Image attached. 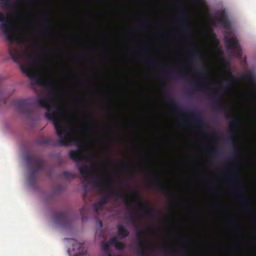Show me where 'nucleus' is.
Here are the masks:
<instances>
[{"mask_svg": "<svg viewBox=\"0 0 256 256\" xmlns=\"http://www.w3.org/2000/svg\"><path fill=\"white\" fill-rule=\"evenodd\" d=\"M54 98L44 97L38 98L34 101L28 99H16L12 104L17 110L24 114L28 118H32L34 106H36L46 110V118L52 122L57 135L58 140L48 138L41 137L38 140V143L41 145H50L54 146H68L74 145L78 149L69 152L70 158L78 162L83 158L82 150L87 148V146L83 143V140L78 136V129L71 124L70 120H67L68 126H64V121L58 118V114L64 112V108L59 106H52L50 104Z\"/></svg>", "mask_w": 256, "mask_h": 256, "instance_id": "nucleus-1", "label": "nucleus"}, {"mask_svg": "<svg viewBox=\"0 0 256 256\" xmlns=\"http://www.w3.org/2000/svg\"><path fill=\"white\" fill-rule=\"evenodd\" d=\"M24 41L22 44H16L14 46L9 43L8 52L12 60L16 63L20 64L22 72L30 78L32 85L44 86L50 88L46 97L54 98L57 94L55 86L50 80L45 82L38 76L28 64H22L26 60L34 62L36 60V55L31 53L26 45V40L24 37Z\"/></svg>", "mask_w": 256, "mask_h": 256, "instance_id": "nucleus-2", "label": "nucleus"}, {"mask_svg": "<svg viewBox=\"0 0 256 256\" xmlns=\"http://www.w3.org/2000/svg\"><path fill=\"white\" fill-rule=\"evenodd\" d=\"M0 22H2L0 28L2 30L8 43L19 44L24 43V39L23 34H19L14 28L13 24L8 20L2 12H0Z\"/></svg>", "mask_w": 256, "mask_h": 256, "instance_id": "nucleus-3", "label": "nucleus"}, {"mask_svg": "<svg viewBox=\"0 0 256 256\" xmlns=\"http://www.w3.org/2000/svg\"><path fill=\"white\" fill-rule=\"evenodd\" d=\"M228 36L224 37V42L227 49L233 50L234 54L238 58L242 57V48L237 38L232 36V32L228 30L226 32Z\"/></svg>", "mask_w": 256, "mask_h": 256, "instance_id": "nucleus-4", "label": "nucleus"}, {"mask_svg": "<svg viewBox=\"0 0 256 256\" xmlns=\"http://www.w3.org/2000/svg\"><path fill=\"white\" fill-rule=\"evenodd\" d=\"M110 198L115 199L120 198L122 200L128 208L132 206V203L128 200L127 196L124 194L120 193L118 189L114 188H109L108 190V192L102 196L100 200V201L105 204Z\"/></svg>", "mask_w": 256, "mask_h": 256, "instance_id": "nucleus-5", "label": "nucleus"}, {"mask_svg": "<svg viewBox=\"0 0 256 256\" xmlns=\"http://www.w3.org/2000/svg\"><path fill=\"white\" fill-rule=\"evenodd\" d=\"M132 200L140 206V212L143 216L148 218H152L154 216L152 212L155 210L150 207L148 202H143L137 190H134L132 192Z\"/></svg>", "mask_w": 256, "mask_h": 256, "instance_id": "nucleus-6", "label": "nucleus"}, {"mask_svg": "<svg viewBox=\"0 0 256 256\" xmlns=\"http://www.w3.org/2000/svg\"><path fill=\"white\" fill-rule=\"evenodd\" d=\"M53 218L56 223L64 228L70 226L68 213L67 211H60L53 214Z\"/></svg>", "mask_w": 256, "mask_h": 256, "instance_id": "nucleus-7", "label": "nucleus"}, {"mask_svg": "<svg viewBox=\"0 0 256 256\" xmlns=\"http://www.w3.org/2000/svg\"><path fill=\"white\" fill-rule=\"evenodd\" d=\"M72 248L68 249V252L70 256H87L86 252L87 249L82 244L78 243L75 240L72 242Z\"/></svg>", "mask_w": 256, "mask_h": 256, "instance_id": "nucleus-8", "label": "nucleus"}, {"mask_svg": "<svg viewBox=\"0 0 256 256\" xmlns=\"http://www.w3.org/2000/svg\"><path fill=\"white\" fill-rule=\"evenodd\" d=\"M240 154V150L234 145V149L232 152V156L230 158H228V160L231 161V165L232 166V168L234 169V172L232 174H230L228 172H226L224 173V174L225 176L232 178L234 177L236 175V174L237 170L238 167L236 164V162H238V158L239 155Z\"/></svg>", "mask_w": 256, "mask_h": 256, "instance_id": "nucleus-9", "label": "nucleus"}, {"mask_svg": "<svg viewBox=\"0 0 256 256\" xmlns=\"http://www.w3.org/2000/svg\"><path fill=\"white\" fill-rule=\"evenodd\" d=\"M189 18L188 17L186 12L183 11L182 14L178 18V22L183 29L182 33L186 37L189 38L191 36V31L189 26Z\"/></svg>", "mask_w": 256, "mask_h": 256, "instance_id": "nucleus-10", "label": "nucleus"}, {"mask_svg": "<svg viewBox=\"0 0 256 256\" xmlns=\"http://www.w3.org/2000/svg\"><path fill=\"white\" fill-rule=\"evenodd\" d=\"M25 160L29 165H32L34 167V169L36 172L44 169L42 164L43 160L42 158H38L36 156L27 154L25 156Z\"/></svg>", "mask_w": 256, "mask_h": 256, "instance_id": "nucleus-11", "label": "nucleus"}, {"mask_svg": "<svg viewBox=\"0 0 256 256\" xmlns=\"http://www.w3.org/2000/svg\"><path fill=\"white\" fill-rule=\"evenodd\" d=\"M232 182L234 185L238 187L240 190L245 194L246 192L242 185V180L240 178H234ZM240 202L248 208L250 209L252 208L250 206V200L245 195L240 198Z\"/></svg>", "mask_w": 256, "mask_h": 256, "instance_id": "nucleus-12", "label": "nucleus"}, {"mask_svg": "<svg viewBox=\"0 0 256 256\" xmlns=\"http://www.w3.org/2000/svg\"><path fill=\"white\" fill-rule=\"evenodd\" d=\"M188 114L192 116V120L198 126L202 127L206 125V121L200 116V112L196 109L186 110Z\"/></svg>", "mask_w": 256, "mask_h": 256, "instance_id": "nucleus-13", "label": "nucleus"}, {"mask_svg": "<svg viewBox=\"0 0 256 256\" xmlns=\"http://www.w3.org/2000/svg\"><path fill=\"white\" fill-rule=\"evenodd\" d=\"M153 186L163 194L169 193L172 195L170 188L165 184L157 174H154Z\"/></svg>", "mask_w": 256, "mask_h": 256, "instance_id": "nucleus-14", "label": "nucleus"}, {"mask_svg": "<svg viewBox=\"0 0 256 256\" xmlns=\"http://www.w3.org/2000/svg\"><path fill=\"white\" fill-rule=\"evenodd\" d=\"M210 94L212 96V98L210 100L214 104V109L218 112L223 110V108L220 104L221 98L220 94L214 90H212Z\"/></svg>", "mask_w": 256, "mask_h": 256, "instance_id": "nucleus-15", "label": "nucleus"}, {"mask_svg": "<svg viewBox=\"0 0 256 256\" xmlns=\"http://www.w3.org/2000/svg\"><path fill=\"white\" fill-rule=\"evenodd\" d=\"M146 242V239L142 238L140 236H138L136 254L138 256H146L145 250L147 248Z\"/></svg>", "mask_w": 256, "mask_h": 256, "instance_id": "nucleus-16", "label": "nucleus"}, {"mask_svg": "<svg viewBox=\"0 0 256 256\" xmlns=\"http://www.w3.org/2000/svg\"><path fill=\"white\" fill-rule=\"evenodd\" d=\"M164 94L166 99L168 100L170 104L172 106V108L174 110L178 112L183 110L182 107L176 102L174 98L172 96V94H170V92L167 91H165Z\"/></svg>", "mask_w": 256, "mask_h": 256, "instance_id": "nucleus-17", "label": "nucleus"}, {"mask_svg": "<svg viewBox=\"0 0 256 256\" xmlns=\"http://www.w3.org/2000/svg\"><path fill=\"white\" fill-rule=\"evenodd\" d=\"M117 231L118 236L121 239L126 238L130 234L129 231L123 225L120 224L117 226Z\"/></svg>", "mask_w": 256, "mask_h": 256, "instance_id": "nucleus-18", "label": "nucleus"}, {"mask_svg": "<svg viewBox=\"0 0 256 256\" xmlns=\"http://www.w3.org/2000/svg\"><path fill=\"white\" fill-rule=\"evenodd\" d=\"M227 118H232V120L230 122L228 126L230 130H235L240 126V120L235 116L230 114L227 116Z\"/></svg>", "mask_w": 256, "mask_h": 256, "instance_id": "nucleus-19", "label": "nucleus"}, {"mask_svg": "<svg viewBox=\"0 0 256 256\" xmlns=\"http://www.w3.org/2000/svg\"><path fill=\"white\" fill-rule=\"evenodd\" d=\"M230 74V79L226 81L224 84L221 86L222 88H228L232 86L233 84L238 82H239V80L238 78L234 75L232 74L230 71L229 72Z\"/></svg>", "mask_w": 256, "mask_h": 256, "instance_id": "nucleus-20", "label": "nucleus"}, {"mask_svg": "<svg viewBox=\"0 0 256 256\" xmlns=\"http://www.w3.org/2000/svg\"><path fill=\"white\" fill-rule=\"evenodd\" d=\"M79 172L82 176L86 180L89 178V168L86 166L81 165L78 166Z\"/></svg>", "mask_w": 256, "mask_h": 256, "instance_id": "nucleus-21", "label": "nucleus"}, {"mask_svg": "<svg viewBox=\"0 0 256 256\" xmlns=\"http://www.w3.org/2000/svg\"><path fill=\"white\" fill-rule=\"evenodd\" d=\"M217 20L219 22H220L222 24V26L225 29H226L228 30H229L230 29V22L227 17L218 16L217 17Z\"/></svg>", "mask_w": 256, "mask_h": 256, "instance_id": "nucleus-22", "label": "nucleus"}, {"mask_svg": "<svg viewBox=\"0 0 256 256\" xmlns=\"http://www.w3.org/2000/svg\"><path fill=\"white\" fill-rule=\"evenodd\" d=\"M110 244L114 245L116 250H122L125 248V244L123 242H118L116 238H112L109 240Z\"/></svg>", "mask_w": 256, "mask_h": 256, "instance_id": "nucleus-23", "label": "nucleus"}, {"mask_svg": "<svg viewBox=\"0 0 256 256\" xmlns=\"http://www.w3.org/2000/svg\"><path fill=\"white\" fill-rule=\"evenodd\" d=\"M198 50L195 48V47L192 46L188 55V60L190 62H193L198 58Z\"/></svg>", "mask_w": 256, "mask_h": 256, "instance_id": "nucleus-24", "label": "nucleus"}, {"mask_svg": "<svg viewBox=\"0 0 256 256\" xmlns=\"http://www.w3.org/2000/svg\"><path fill=\"white\" fill-rule=\"evenodd\" d=\"M37 172L31 170L28 178V182L30 186H33L34 184Z\"/></svg>", "mask_w": 256, "mask_h": 256, "instance_id": "nucleus-25", "label": "nucleus"}, {"mask_svg": "<svg viewBox=\"0 0 256 256\" xmlns=\"http://www.w3.org/2000/svg\"><path fill=\"white\" fill-rule=\"evenodd\" d=\"M106 180V178L105 177H102L98 180H94L92 182L94 186L97 188H102L106 186V184H104V182Z\"/></svg>", "mask_w": 256, "mask_h": 256, "instance_id": "nucleus-26", "label": "nucleus"}, {"mask_svg": "<svg viewBox=\"0 0 256 256\" xmlns=\"http://www.w3.org/2000/svg\"><path fill=\"white\" fill-rule=\"evenodd\" d=\"M12 93L6 94L5 93L2 92V88L0 86V106L6 104V99L8 98Z\"/></svg>", "mask_w": 256, "mask_h": 256, "instance_id": "nucleus-27", "label": "nucleus"}, {"mask_svg": "<svg viewBox=\"0 0 256 256\" xmlns=\"http://www.w3.org/2000/svg\"><path fill=\"white\" fill-rule=\"evenodd\" d=\"M202 82H197L192 84L190 86L192 89L194 91L202 90H204V86Z\"/></svg>", "mask_w": 256, "mask_h": 256, "instance_id": "nucleus-28", "label": "nucleus"}, {"mask_svg": "<svg viewBox=\"0 0 256 256\" xmlns=\"http://www.w3.org/2000/svg\"><path fill=\"white\" fill-rule=\"evenodd\" d=\"M200 76L202 79L208 80H210V76L205 68H203L200 70L197 71Z\"/></svg>", "mask_w": 256, "mask_h": 256, "instance_id": "nucleus-29", "label": "nucleus"}, {"mask_svg": "<svg viewBox=\"0 0 256 256\" xmlns=\"http://www.w3.org/2000/svg\"><path fill=\"white\" fill-rule=\"evenodd\" d=\"M104 204L99 200L97 202L94 204V210L97 214H98V210H102L104 208Z\"/></svg>", "mask_w": 256, "mask_h": 256, "instance_id": "nucleus-30", "label": "nucleus"}, {"mask_svg": "<svg viewBox=\"0 0 256 256\" xmlns=\"http://www.w3.org/2000/svg\"><path fill=\"white\" fill-rule=\"evenodd\" d=\"M80 214L82 216V221L84 222L86 220L88 219V218L86 216V214H87V210L84 206L81 208L80 210Z\"/></svg>", "mask_w": 256, "mask_h": 256, "instance_id": "nucleus-31", "label": "nucleus"}, {"mask_svg": "<svg viewBox=\"0 0 256 256\" xmlns=\"http://www.w3.org/2000/svg\"><path fill=\"white\" fill-rule=\"evenodd\" d=\"M61 176L62 177L67 178L68 180L72 179L75 177L74 174L68 171H64L62 172Z\"/></svg>", "mask_w": 256, "mask_h": 256, "instance_id": "nucleus-32", "label": "nucleus"}, {"mask_svg": "<svg viewBox=\"0 0 256 256\" xmlns=\"http://www.w3.org/2000/svg\"><path fill=\"white\" fill-rule=\"evenodd\" d=\"M245 78L251 80H253L254 79V75L253 72H248L245 75Z\"/></svg>", "mask_w": 256, "mask_h": 256, "instance_id": "nucleus-33", "label": "nucleus"}, {"mask_svg": "<svg viewBox=\"0 0 256 256\" xmlns=\"http://www.w3.org/2000/svg\"><path fill=\"white\" fill-rule=\"evenodd\" d=\"M145 63L148 66H152L156 64V61L152 59L146 60Z\"/></svg>", "mask_w": 256, "mask_h": 256, "instance_id": "nucleus-34", "label": "nucleus"}, {"mask_svg": "<svg viewBox=\"0 0 256 256\" xmlns=\"http://www.w3.org/2000/svg\"><path fill=\"white\" fill-rule=\"evenodd\" d=\"M121 168L122 170L124 172H130V174H132L131 172H130V170L128 168V165L127 164H123L121 166Z\"/></svg>", "mask_w": 256, "mask_h": 256, "instance_id": "nucleus-35", "label": "nucleus"}, {"mask_svg": "<svg viewBox=\"0 0 256 256\" xmlns=\"http://www.w3.org/2000/svg\"><path fill=\"white\" fill-rule=\"evenodd\" d=\"M81 100L80 102V106L85 105L87 103V98L83 96H80Z\"/></svg>", "mask_w": 256, "mask_h": 256, "instance_id": "nucleus-36", "label": "nucleus"}, {"mask_svg": "<svg viewBox=\"0 0 256 256\" xmlns=\"http://www.w3.org/2000/svg\"><path fill=\"white\" fill-rule=\"evenodd\" d=\"M166 252L168 254H172L174 251V248L171 246L166 247L164 248Z\"/></svg>", "mask_w": 256, "mask_h": 256, "instance_id": "nucleus-37", "label": "nucleus"}, {"mask_svg": "<svg viewBox=\"0 0 256 256\" xmlns=\"http://www.w3.org/2000/svg\"><path fill=\"white\" fill-rule=\"evenodd\" d=\"M226 142H230L232 144L234 145L236 144V140L234 137H230L225 140Z\"/></svg>", "mask_w": 256, "mask_h": 256, "instance_id": "nucleus-38", "label": "nucleus"}, {"mask_svg": "<svg viewBox=\"0 0 256 256\" xmlns=\"http://www.w3.org/2000/svg\"><path fill=\"white\" fill-rule=\"evenodd\" d=\"M211 150L212 152V154L214 156H217L218 154V148L216 147H212L211 148Z\"/></svg>", "mask_w": 256, "mask_h": 256, "instance_id": "nucleus-39", "label": "nucleus"}, {"mask_svg": "<svg viewBox=\"0 0 256 256\" xmlns=\"http://www.w3.org/2000/svg\"><path fill=\"white\" fill-rule=\"evenodd\" d=\"M111 244H110V242H108V243L104 244L102 245V248L105 251H108L110 246V245Z\"/></svg>", "mask_w": 256, "mask_h": 256, "instance_id": "nucleus-40", "label": "nucleus"}, {"mask_svg": "<svg viewBox=\"0 0 256 256\" xmlns=\"http://www.w3.org/2000/svg\"><path fill=\"white\" fill-rule=\"evenodd\" d=\"M176 76H178L177 78H184L186 76V73H184L183 72H180L176 74Z\"/></svg>", "mask_w": 256, "mask_h": 256, "instance_id": "nucleus-41", "label": "nucleus"}, {"mask_svg": "<svg viewBox=\"0 0 256 256\" xmlns=\"http://www.w3.org/2000/svg\"><path fill=\"white\" fill-rule=\"evenodd\" d=\"M62 74L66 76H70L72 74V73L68 72H62Z\"/></svg>", "mask_w": 256, "mask_h": 256, "instance_id": "nucleus-42", "label": "nucleus"}, {"mask_svg": "<svg viewBox=\"0 0 256 256\" xmlns=\"http://www.w3.org/2000/svg\"><path fill=\"white\" fill-rule=\"evenodd\" d=\"M130 219L133 220L135 218V214L134 213L130 212Z\"/></svg>", "mask_w": 256, "mask_h": 256, "instance_id": "nucleus-43", "label": "nucleus"}, {"mask_svg": "<svg viewBox=\"0 0 256 256\" xmlns=\"http://www.w3.org/2000/svg\"><path fill=\"white\" fill-rule=\"evenodd\" d=\"M220 140V137H219L218 135L216 133H215L214 140L215 141H218V140Z\"/></svg>", "mask_w": 256, "mask_h": 256, "instance_id": "nucleus-44", "label": "nucleus"}, {"mask_svg": "<svg viewBox=\"0 0 256 256\" xmlns=\"http://www.w3.org/2000/svg\"><path fill=\"white\" fill-rule=\"evenodd\" d=\"M98 222L99 224L100 227V228H102L103 226L102 222L100 220H98Z\"/></svg>", "mask_w": 256, "mask_h": 256, "instance_id": "nucleus-45", "label": "nucleus"}, {"mask_svg": "<svg viewBox=\"0 0 256 256\" xmlns=\"http://www.w3.org/2000/svg\"><path fill=\"white\" fill-rule=\"evenodd\" d=\"M149 230H150V229H149V228H146V230H144L142 231V234H145V233H146V232H149Z\"/></svg>", "mask_w": 256, "mask_h": 256, "instance_id": "nucleus-46", "label": "nucleus"}, {"mask_svg": "<svg viewBox=\"0 0 256 256\" xmlns=\"http://www.w3.org/2000/svg\"><path fill=\"white\" fill-rule=\"evenodd\" d=\"M86 114H88V115L90 116V117H92V114H90V112H86Z\"/></svg>", "mask_w": 256, "mask_h": 256, "instance_id": "nucleus-47", "label": "nucleus"}, {"mask_svg": "<svg viewBox=\"0 0 256 256\" xmlns=\"http://www.w3.org/2000/svg\"><path fill=\"white\" fill-rule=\"evenodd\" d=\"M99 142H102V143L104 142V140L102 138H100V139L99 140Z\"/></svg>", "mask_w": 256, "mask_h": 256, "instance_id": "nucleus-48", "label": "nucleus"}, {"mask_svg": "<svg viewBox=\"0 0 256 256\" xmlns=\"http://www.w3.org/2000/svg\"><path fill=\"white\" fill-rule=\"evenodd\" d=\"M104 256H112L108 252H107Z\"/></svg>", "mask_w": 256, "mask_h": 256, "instance_id": "nucleus-49", "label": "nucleus"}, {"mask_svg": "<svg viewBox=\"0 0 256 256\" xmlns=\"http://www.w3.org/2000/svg\"><path fill=\"white\" fill-rule=\"evenodd\" d=\"M52 30H45V31H44V32H51Z\"/></svg>", "mask_w": 256, "mask_h": 256, "instance_id": "nucleus-50", "label": "nucleus"}, {"mask_svg": "<svg viewBox=\"0 0 256 256\" xmlns=\"http://www.w3.org/2000/svg\"><path fill=\"white\" fill-rule=\"evenodd\" d=\"M252 234L256 238V232H253Z\"/></svg>", "mask_w": 256, "mask_h": 256, "instance_id": "nucleus-51", "label": "nucleus"}, {"mask_svg": "<svg viewBox=\"0 0 256 256\" xmlns=\"http://www.w3.org/2000/svg\"><path fill=\"white\" fill-rule=\"evenodd\" d=\"M58 190H62V188L60 186H59L58 188Z\"/></svg>", "mask_w": 256, "mask_h": 256, "instance_id": "nucleus-52", "label": "nucleus"}, {"mask_svg": "<svg viewBox=\"0 0 256 256\" xmlns=\"http://www.w3.org/2000/svg\"><path fill=\"white\" fill-rule=\"evenodd\" d=\"M125 183H126V185H128V181H126Z\"/></svg>", "mask_w": 256, "mask_h": 256, "instance_id": "nucleus-53", "label": "nucleus"}, {"mask_svg": "<svg viewBox=\"0 0 256 256\" xmlns=\"http://www.w3.org/2000/svg\"><path fill=\"white\" fill-rule=\"evenodd\" d=\"M144 26H146V25L148 24H147V23H144Z\"/></svg>", "mask_w": 256, "mask_h": 256, "instance_id": "nucleus-54", "label": "nucleus"}, {"mask_svg": "<svg viewBox=\"0 0 256 256\" xmlns=\"http://www.w3.org/2000/svg\"><path fill=\"white\" fill-rule=\"evenodd\" d=\"M124 218H125V219H128V216H126V217Z\"/></svg>", "mask_w": 256, "mask_h": 256, "instance_id": "nucleus-55", "label": "nucleus"}, {"mask_svg": "<svg viewBox=\"0 0 256 256\" xmlns=\"http://www.w3.org/2000/svg\"><path fill=\"white\" fill-rule=\"evenodd\" d=\"M185 250H188V247H184Z\"/></svg>", "mask_w": 256, "mask_h": 256, "instance_id": "nucleus-56", "label": "nucleus"}, {"mask_svg": "<svg viewBox=\"0 0 256 256\" xmlns=\"http://www.w3.org/2000/svg\"><path fill=\"white\" fill-rule=\"evenodd\" d=\"M50 52H46V54H50Z\"/></svg>", "mask_w": 256, "mask_h": 256, "instance_id": "nucleus-57", "label": "nucleus"}, {"mask_svg": "<svg viewBox=\"0 0 256 256\" xmlns=\"http://www.w3.org/2000/svg\"><path fill=\"white\" fill-rule=\"evenodd\" d=\"M47 22H48L49 23L50 22V20H46Z\"/></svg>", "mask_w": 256, "mask_h": 256, "instance_id": "nucleus-58", "label": "nucleus"}, {"mask_svg": "<svg viewBox=\"0 0 256 256\" xmlns=\"http://www.w3.org/2000/svg\"><path fill=\"white\" fill-rule=\"evenodd\" d=\"M207 136H211L210 134L207 135Z\"/></svg>", "mask_w": 256, "mask_h": 256, "instance_id": "nucleus-59", "label": "nucleus"}, {"mask_svg": "<svg viewBox=\"0 0 256 256\" xmlns=\"http://www.w3.org/2000/svg\"><path fill=\"white\" fill-rule=\"evenodd\" d=\"M120 256V255H118V256Z\"/></svg>", "mask_w": 256, "mask_h": 256, "instance_id": "nucleus-60", "label": "nucleus"}]
</instances>
